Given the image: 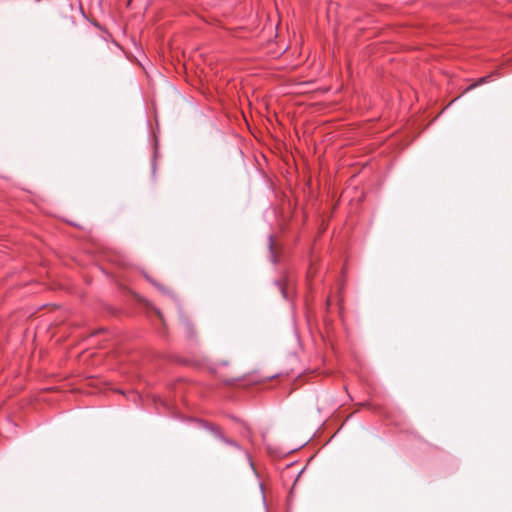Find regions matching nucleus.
I'll return each mask as SVG.
<instances>
[{
    "mask_svg": "<svg viewBox=\"0 0 512 512\" xmlns=\"http://www.w3.org/2000/svg\"><path fill=\"white\" fill-rule=\"evenodd\" d=\"M223 443L234 448L235 450L237 451H240V452H244L243 449L241 448V446L234 440L226 437L224 440H223Z\"/></svg>",
    "mask_w": 512,
    "mask_h": 512,
    "instance_id": "obj_2",
    "label": "nucleus"
},
{
    "mask_svg": "<svg viewBox=\"0 0 512 512\" xmlns=\"http://www.w3.org/2000/svg\"><path fill=\"white\" fill-rule=\"evenodd\" d=\"M486 81H487V77H482V78H480V79L478 80V82H477V83L472 84V85L469 87V89H471V88H473V87H476V86H478L479 84L485 83Z\"/></svg>",
    "mask_w": 512,
    "mask_h": 512,
    "instance_id": "obj_3",
    "label": "nucleus"
},
{
    "mask_svg": "<svg viewBox=\"0 0 512 512\" xmlns=\"http://www.w3.org/2000/svg\"><path fill=\"white\" fill-rule=\"evenodd\" d=\"M273 245H274V239L272 236H269V248L271 253L273 254Z\"/></svg>",
    "mask_w": 512,
    "mask_h": 512,
    "instance_id": "obj_4",
    "label": "nucleus"
},
{
    "mask_svg": "<svg viewBox=\"0 0 512 512\" xmlns=\"http://www.w3.org/2000/svg\"><path fill=\"white\" fill-rule=\"evenodd\" d=\"M206 429L209 430L214 435V437L220 440L221 442H223V440L226 438V436L224 435L219 426L209 424L206 425Z\"/></svg>",
    "mask_w": 512,
    "mask_h": 512,
    "instance_id": "obj_1",
    "label": "nucleus"
}]
</instances>
